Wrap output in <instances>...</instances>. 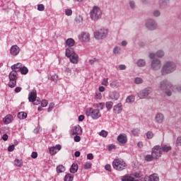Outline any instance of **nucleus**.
Instances as JSON below:
<instances>
[{
	"label": "nucleus",
	"mask_w": 181,
	"mask_h": 181,
	"mask_svg": "<svg viewBox=\"0 0 181 181\" xmlns=\"http://www.w3.org/2000/svg\"><path fill=\"white\" fill-rule=\"evenodd\" d=\"M135 84H142L144 83V80L141 77H136L134 78Z\"/></svg>",
	"instance_id": "43"
},
{
	"label": "nucleus",
	"mask_w": 181,
	"mask_h": 181,
	"mask_svg": "<svg viewBox=\"0 0 181 181\" xmlns=\"http://www.w3.org/2000/svg\"><path fill=\"white\" fill-rule=\"evenodd\" d=\"M117 141L119 144H127L128 142V137L126 134H120L117 136Z\"/></svg>",
	"instance_id": "16"
},
{
	"label": "nucleus",
	"mask_w": 181,
	"mask_h": 181,
	"mask_svg": "<svg viewBox=\"0 0 181 181\" xmlns=\"http://www.w3.org/2000/svg\"><path fill=\"white\" fill-rule=\"evenodd\" d=\"M64 73H66L67 76H71V69H70L69 66H66Z\"/></svg>",
	"instance_id": "49"
},
{
	"label": "nucleus",
	"mask_w": 181,
	"mask_h": 181,
	"mask_svg": "<svg viewBox=\"0 0 181 181\" xmlns=\"http://www.w3.org/2000/svg\"><path fill=\"white\" fill-rule=\"evenodd\" d=\"M110 86L112 88H118L119 87V82L118 81H112Z\"/></svg>",
	"instance_id": "33"
},
{
	"label": "nucleus",
	"mask_w": 181,
	"mask_h": 181,
	"mask_svg": "<svg viewBox=\"0 0 181 181\" xmlns=\"http://www.w3.org/2000/svg\"><path fill=\"white\" fill-rule=\"evenodd\" d=\"M77 170H78V165L73 163L70 168L71 173H76Z\"/></svg>",
	"instance_id": "30"
},
{
	"label": "nucleus",
	"mask_w": 181,
	"mask_h": 181,
	"mask_svg": "<svg viewBox=\"0 0 181 181\" xmlns=\"http://www.w3.org/2000/svg\"><path fill=\"white\" fill-rule=\"evenodd\" d=\"M176 145L177 146H181V136H178L176 140Z\"/></svg>",
	"instance_id": "59"
},
{
	"label": "nucleus",
	"mask_w": 181,
	"mask_h": 181,
	"mask_svg": "<svg viewBox=\"0 0 181 181\" xmlns=\"http://www.w3.org/2000/svg\"><path fill=\"white\" fill-rule=\"evenodd\" d=\"M159 88L161 91H164L165 94L168 97H172V89L173 88V85L172 83L168 80H163L159 83Z\"/></svg>",
	"instance_id": "2"
},
{
	"label": "nucleus",
	"mask_w": 181,
	"mask_h": 181,
	"mask_svg": "<svg viewBox=\"0 0 181 181\" xmlns=\"http://www.w3.org/2000/svg\"><path fill=\"white\" fill-rule=\"evenodd\" d=\"M20 71L21 73V74H28V73L29 72V69H28V68L26 66H21Z\"/></svg>",
	"instance_id": "41"
},
{
	"label": "nucleus",
	"mask_w": 181,
	"mask_h": 181,
	"mask_svg": "<svg viewBox=\"0 0 181 181\" xmlns=\"http://www.w3.org/2000/svg\"><path fill=\"white\" fill-rule=\"evenodd\" d=\"M82 132L83 130H81V127L79 125L75 126L72 129V135H81Z\"/></svg>",
	"instance_id": "19"
},
{
	"label": "nucleus",
	"mask_w": 181,
	"mask_h": 181,
	"mask_svg": "<svg viewBox=\"0 0 181 181\" xmlns=\"http://www.w3.org/2000/svg\"><path fill=\"white\" fill-rule=\"evenodd\" d=\"M151 69H153V71L160 70V69H162V62L160 59L158 58L153 59L151 62Z\"/></svg>",
	"instance_id": "9"
},
{
	"label": "nucleus",
	"mask_w": 181,
	"mask_h": 181,
	"mask_svg": "<svg viewBox=\"0 0 181 181\" xmlns=\"http://www.w3.org/2000/svg\"><path fill=\"white\" fill-rule=\"evenodd\" d=\"M148 57L149 59H155V57H156V53H153V52L149 53Z\"/></svg>",
	"instance_id": "61"
},
{
	"label": "nucleus",
	"mask_w": 181,
	"mask_h": 181,
	"mask_svg": "<svg viewBox=\"0 0 181 181\" xmlns=\"http://www.w3.org/2000/svg\"><path fill=\"white\" fill-rule=\"evenodd\" d=\"M68 59H69V62H71L72 64H77L78 63V54L76 52L74 54L71 55Z\"/></svg>",
	"instance_id": "18"
},
{
	"label": "nucleus",
	"mask_w": 181,
	"mask_h": 181,
	"mask_svg": "<svg viewBox=\"0 0 181 181\" xmlns=\"http://www.w3.org/2000/svg\"><path fill=\"white\" fill-rule=\"evenodd\" d=\"M37 10L40 11V12H42V11H45V6L43 4H38Z\"/></svg>",
	"instance_id": "56"
},
{
	"label": "nucleus",
	"mask_w": 181,
	"mask_h": 181,
	"mask_svg": "<svg viewBox=\"0 0 181 181\" xmlns=\"http://www.w3.org/2000/svg\"><path fill=\"white\" fill-rule=\"evenodd\" d=\"M48 102L47 100H42L41 102L42 107H47Z\"/></svg>",
	"instance_id": "60"
},
{
	"label": "nucleus",
	"mask_w": 181,
	"mask_h": 181,
	"mask_svg": "<svg viewBox=\"0 0 181 181\" xmlns=\"http://www.w3.org/2000/svg\"><path fill=\"white\" fill-rule=\"evenodd\" d=\"M151 93H152V88L148 87L137 93V97H139L140 100H144L146 98V97H148Z\"/></svg>",
	"instance_id": "10"
},
{
	"label": "nucleus",
	"mask_w": 181,
	"mask_h": 181,
	"mask_svg": "<svg viewBox=\"0 0 181 181\" xmlns=\"http://www.w3.org/2000/svg\"><path fill=\"white\" fill-rule=\"evenodd\" d=\"M158 5L160 8H168L169 6V0H158Z\"/></svg>",
	"instance_id": "24"
},
{
	"label": "nucleus",
	"mask_w": 181,
	"mask_h": 181,
	"mask_svg": "<svg viewBox=\"0 0 181 181\" xmlns=\"http://www.w3.org/2000/svg\"><path fill=\"white\" fill-rule=\"evenodd\" d=\"M134 177H137V179H139V177H142V173L140 171H137L134 174Z\"/></svg>",
	"instance_id": "53"
},
{
	"label": "nucleus",
	"mask_w": 181,
	"mask_h": 181,
	"mask_svg": "<svg viewBox=\"0 0 181 181\" xmlns=\"http://www.w3.org/2000/svg\"><path fill=\"white\" fill-rule=\"evenodd\" d=\"M114 114H121L122 112V103H119L113 106Z\"/></svg>",
	"instance_id": "17"
},
{
	"label": "nucleus",
	"mask_w": 181,
	"mask_h": 181,
	"mask_svg": "<svg viewBox=\"0 0 181 181\" xmlns=\"http://www.w3.org/2000/svg\"><path fill=\"white\" fill-rule=\"evenodd\" d=\"M102 86H105V87H108L109 83H108V78H104L101 83Z\"/></svg>",
	"instance_id": "46"
},
{
	"label": "nucleus",
	"mask_w": 181,
	"mask_h": 181,
	"mask_svg": "<svg viewBox=\"0 0 181 181\" xmlns=\"http://www.w3.org/2000/svg\"><path fill=\"white\" fill-rule=\"evenodd\" d=\"M172 93H178L179 94H181V85H177L173 86L171 89Z\"/></svg>",
	"instance_id": "29"
},
{
	"label": "nucleus",
	"mask_w": 181,
	"mask_h": 181,
	"mask_svg": "<svg viewBox=\"0 0 181 181\" xmlns=\"http://www.w3.org/2000/svg\"><path fill=\"white\" fill-rule=\"evenodd\" d=\"M135 101V96L134 95H129L126 98V103L131 104Z\"/></svg>",
	"instance_id": "37"
},
{
	"label": "nucleus",
	"mask_w": 181,
	"mask_h": 181,
	"mask_svg": "<svg viewBox=\"0 0 181 181\" xmlns=\"http://www.w3.org/2000/svg\"><path fill=\"white\" fill-rule=\"evenodd\" d=\"M79 40L81 42H89L90 41V34L88 33H82L78 36Z\"/></svg>",
	"instance_id": "15"
},
{
	"label": "nucleus",
	"mask_w": 181,
	"mask_h": 181,
	"mask_svg": "<svg viewBox=\"0 0 181 181\" xmlns=\"http://www.w3.org/2000/svg\"><path fill=\"white\" fill-rule=\"evenodd\" d=\"M62 150V145L57 144L55 146H52L49 148V153L50 155H56L59 151Z\"/></svg>",
	"instance_id": "14"
},
{
	"label": "nucleus",
	"mask_w": 181,
	"mask_h": 181,
	"mask_svg": "<svg viewBox=\"0 0 181 181\" xmlns=\"http://www.w3.org/2000/svg\"><path fill=\"white\" fill-rule=\"evenodd\" d=\"M112 168L118 172H122L127 168V163H125L122 158H116L112 161Z\"/></svg>",
	"instance_id": "4"
},
{
	"label": "nucleus",
	"mask_w": 181,
	"mask_h": 181,
	"mask_svg": "<svg viewBox=\"0 0 181 181\" xmlns=\"http://www.w3.org/2000/svg\"><path fill=\"white\" fill-rule=\"evenodd\" d=\"M177 66L176 63L172 61L165 62L161 67L160 73L161 76H167V74H172L176 71Z\"/></svg>",
	"instance_id": "1"
},
{
	"label": "nucleus",
	"mask_w": 181,
	"mask_h": 181,
	"mask_svg": "<svg viewBox=\"0 0 181 181\" xmlns=\"http://www.w3.org/2000/svg\"><path fill=\"white\" fill-rule=\"evenodd\" d=\"M66 170V168L62 165H58L57 167V173H63Z\"/></svg>",
	"instance_id": "39"
},
{
	"label": "nucleus",
	"mask_w": 181,
	"mask_h": 181,
	"mask_svg": "<svg viewBox=\"0 0 181 181\" xmlns=\"http://www.w3.org/2000/svg\"><path fill=\"white\" fill-rule=\"evenodd\" d=\"M33 104L34 105H39V104H40V98H37L35 99V100L33 102Z\"/></svg>",
	"instance_id": "55"
},
{
	"label": "nucleus",
	"mask_w": 181,
	"mask_h": 181,
	"mask_svg": "<svg viewBox=\"0 0 181 181\" xmlns=\"http://www.w3.org/2000/svg\"><path fill=\"white\" fill-rule=\"evenodd\" d=\"M153 16L156 18H158V16H160V11L159 10H156L153 12Z\"/></svg>",
	"instance_id": "54"
},
{
	"label": "nucleus",
	"mask_w": 181,
	"mask_h": 181,
	"mask_svg": "<svg viewBox=\"0 0 181 181\" xmlns=\"http://www.w3.org/2000/svg\"><path fill=\"white\" fill-rule=\"evenodd\" d=\"M129 6L132 9H134V8H135V1H129Z\"/></svg>",
	"instance_id": "64"
},
{
	"label": "nucleus",
	"mask_w": 181,
	"mask_h": 181,
	"mask_svg": "<svg viewBox=\"0 0 181 181\" xmlns=\"http://www.w3.org/2000/svg\"><path fill=\"white\" fill-rule=\"evenodd\" d=\"M21 69H22V64L19 62L11 66L12 71H16V73L21 71Z\"/></svg>",
	"instance_id": "22"
},
{
	"label": "nucleus",
	"mask_w": 181,
	"mask_h": 181,
	"mask_svg": "<svg viewBox=\"0 0 181 181\" xmlns=\"http://www.w3.org/2000/svg\"><path fill=\"white\" fill-rule=\"evenodd\" d=\"M110 97L111 100H115V101H117V100L119 98V93L117 91H113L110 94Z\"/></svg>",
	"instance_id": "28"
},
{
	"label": "nucleus",
	"mask_w": 181,
	"mask_h": 181,
	"mask_svg": "<svg viewBox=\"0 0 181 181\" xmlns=\"http://www.w3.org/2000/svg\"><path fill=\"white\" fill-rule=\"evenodd\" d=\"M148 181H159L158 174H152L148 177Z\"/></svg>",
	"instance_id": "34"
},
{
	"label": "nucleus",
	"mask_w": 181,
	"mask_h": 181,
	"mask_svg": "<svg viewBox=\"0 0 181 181\" xmlns=\"http://www.w3.org/2000/svg\"><path fill=\"white\" fill-rule=\"evenodd\" d=\"M66 46H68V48H71L74 45H76V41L73 38H68L66 42Z\"/></svg>",
	"instance_id": "23"
},
{
	"label": "nucleus",
	"mask_w": 181,
	"mask_h": 181,
	"mask_svg": "<svg viewBox=\"0 0 181 181\" xmlns=\"http://www.w3.org/2000/svg\"><path fill=\"white\" fill-rule=\"evenodd\" d=\"M14 165H15V166H17L18 168H21L23 165V162L22 161V160L16 159L14 160Z\"/></svg>",
	"instance_id": "38"
},
{
	"label": "nucleus",
	"mask_w": 181,
	"mask_h": 181,
	"mask_svg": "<svg viewBox=\"0 0 181 181\" xmlns=\"http://www.w3.org/2000/svg\"><path fill=\"white\" fill-rule=\"evenodd\" d=\"M76 23H83V16L81 15H78L75 18Z\"/></svg>",
	"instance_id": "40"
},
{
	"label": "nucleus",
	"mask_w": 181,
	"mask_h": 181,
	"mask_svg": "<svg viewBox=\"0 0 181 181\" xmlns=\"http://www.w3.org/2000/svg\"><path fill=\"white\" fill-rule=\"evenodd\" d=\"M103 16V11L100 7L95 6L90 11V18L92 21H98Z\"/></svg>",
	"instance_id": "5"
},
{
	"label": "nucleus",
	"mask_w": 181,
	"mask_h": 181,
	"mask_svg": "<svg viewBox=\"0 0 181 181\" xmlns=\"http://www.w3.org/2000/svg\"><path fill=\"white\" fill-rule=\"evenodd\" d=\"M37 98V94L36 93V90H33V91L30 92L28 94V100L30 103H33L35 101V99Z\"/></svg>",
	"instance_id": "20"
},
{
	"label": "nucleus",
	"mask_w": 181,
	"mask_h": 181,
	"mask_svg": "<svg viewBox=\"0 0 181 181\" xmlns=\"http://www.w3.org/2000/svg\"><path fill=\"white\" fill-rule=\"evenodd\" d=\"M74 141L75 142H80V141H81V137H80V136L78 135H76V136H74Z\"/></svg>",
	"instance_id": "63"
},
{
	"label": "nucleus",
	"mask_w": 181,
	"mask_h": 181,
	"mask_svg": "<svg viewBox=\"0 0 181 181\" xmlns=\"http://www.w3.org/2000/svg\"><path fill=\"white\" fill-rule=\"evenodd\" d=\"M28 117V114L25 112H20L18 114V118L19 119H25Z\"/></svg>",
	"instance_id": "36"
},
{
	"label": "nucleus",
	"mask_w": 181,
	"mask_h": 181,
	"mask_svg": "<svg viewBox=\"0 0 181 181\" xmlns=\"http://www.w3.org/2000/svg\"><path fill=\"white\" fill-rule=\"evenodd\" d=\"M136 64L138 67H145L146 66V61L144 59H139L137 60Z\"/></svg>",
	"instance_id": "26"
},
{
	"label": "nucleus",
	"mask_w": 181,
	"mask_h": 181,
	"mask_svg": "<svg viewBox=\"0 0 181 181\" xmlns=\"http://www.w3.org/2000/svg\"><path fill=\"white\" fill-rule=\"evenodd\" d=\"M13 121V116L11 115H7L4 119H3V122L6 124L8 125V124H11Z\"/></svg>",
	"instance_id": "21"
},
{
	"label": "nucleus",
	"mask_w": 181,
	"mask_h": 181,
	"mask_svg": "<svg viewBox=\"0 0 181 181\" xmlns=\"http://www.w3.org/2000/svg\"><path fill=\"white\" fill-rule=\"evenodd\" d=\"M162 148L160 146H155L152 148L151 154L153 156L154 159H159L162 156Z\"/></svg>",
	"instance_id": "11"
},
{
	"label": "nucleus",
	"mask_w": 181,
	"mask_h": 181,
	"mask_svg": "<svg viewBox=\"0 0 181 181\" xmlns=\"http://www.w3.org/2000/svg\"><path fill=\"white\" fill-rule=\"evenodd\" d=\"M21 53V48L18 45H13L10 48V54L11 56H18Z\"/></svg>",
	"instance_id": "12"
},
{
	"label": "nucleus",
	"mask_w": 181,
	"mask_h": 181,
	"mask_svg": "<svg viewBox=\"0 0 181 181\" xmlns=\"http://www.w3.org/2000/svg\"><path fill=\"white\" fill-rule=\"evenodd\" d=\"M121 180L122 181H136L134 177L130 176L129 175L122 176Z\"/></svg>",
	"instance_id": "27"
},
{
	"label": "nucleus",
	"mask_w": 181,
	"mask_h": 181,
	"mask_svg": "<svg viewBox=\"0 0 181 181\" xmlns=\"http://www.w3.org/2000/svg\"><path fill=\"white\" fill-rule=\"evenodd\" d=\"M95 39L97 40H103V39H105L107 37V35H108V29L107 28H100L93 33Z\"/></svg>",
	"instance_id": "6"
},
{
	"label": "nucleus",
	"mask_w": 181,
	"mask_h": 181,
	"mask_svg": "<svg viewBox=\"0 0 181 181\" xmlns=\"http://www.w3.org/2000/svg\"><path fill=\"white\" fill-rule=\"evenodd\" d=\"M76 54V52H74V49L73 48H66L65 51V56L68 58L71 57L73 54Z\"/></svg>",
	"instance_id": "25"
},
{
	"label": "nucleus",
	"mask_w": 181,
	"mask_h": 181,
	"mask_svg": "<svg viewBox=\"0 0 181 181\" xmlns=\"http://www.w3.org/2000/svg\"><path fill=\"white\" fill-rule=\"evenodd\" d=\"M139 132H141L139 129H134L132 130V134H133L134 136H138V135H139Z\"/></svg>",
	"instance_id": "48"
},
{
	"label": "nucleus",
	"mask_w": 181,
	"mask_h": 181,
	"mask_svg": "<svg viewBox=\"0 0 181 181\" xmlns=\"http://www.w3.org/2000/svg\"><path fill=\"white\" fill-rule=\"evenodd\" d=\"M105 105H106L107 110H111V108H112V106L114 105V103L109 101L106 103Z\"/></svg>",
	"instance_id": "44"
},
{
	"label": "nucleus",
	"mask_w": 181,
	"mask_h": 181,
	"mask_svg": "<svg viewBox=\"0 0 181 181\" xmlns=\"http://www.w3.org/2000/svg\"><path fill=\"white\" fill-rule=\"evenodd\" d=\"M95 98H96V100H101V98H103V95L100 93H96L95 95Z\"/></svg>",
	"instance_id": "57"
},
{
	"label": "nucleus",
	"mask_w": 181,
	"mask_h": 181,
	"mask_svg": "<svg viewBox=\"0 0 181 181\" xmlns=\"http://www.w3.org/2000/svg\"><path fill=\"white\" fill-rule=\"evenodd\" d=\"M73 180H74V175L70 173L66 174L64 178V181H73Z\"/></svg>",
	"instance_id": "31"
},
{
	"label": "nucleus",
	"mask_w": 181,
	"mask_h": 181,
	"mask_svg": "<svg viewBox=\"0 0 181 181\" xmlns=\"http://www.w3.org/2000/svg\"><path fill=\"white\" fill-rule=\"evenodd\" d=\"M161 151L162 152H165V153H168L170 151H172V146H168V145H163L162 147H161Z\"/></svg>",
	"instance_id": "35"
},
{
	"label": "nucleus",
	"mask_w": 181,
	"mask_h": 181,
	"mask_svg": "<svg viewBox=\"0 0 181 181\" xmlns=\"http://www.w3.org/2000/svg\"><path fill=\"white\" fill-rule=\"evenodd\" d=\"M105 170H107L108 172H111V170H112L111 165L107 164V165L105 166Z\"/></svg>",
	"instance_id": "62"
},
{
	"label": "nucleus",
	"mask_w": 181,
	"mask_h": 181,
	"mask_svg": "<svg viewBox=\"0 0 181 181\" xmlns=\"http://www.w3.org/2000/svg\"><path fill=\"white\" fill-rule=\"evenodd\" d=\"M53 108H54V104L53 103H51L49 105V107L47 109L48 112H50V111H52V110H53Z\"/></svg>",
	"instance_id": "58"
},
{
	"label": "nucleus",
	"mask_w": 181,
	"mask_h": 181,
	"mask_svg": "<svg viewBox=\"0 0 181 181\" xmlns=\"http://www.w3.org/2000/svg\"><path fill=\"white\" fill-rule=\"evenodd\" d=\"M65 15H66V16H71V15H73V11L70 8H68L65 11Z\"/></svg>",
	"instance_id": "52"
},
{
	"label": "nucleus",
	"mask_w": 181,
	"mask_h": 181,
	"mask_svg": "<svg viewBox=\"0 0 181 181\" xmlns=\"http://www.w3.org/2000/svg\"><path fill=\"white\" fill-rule=\"evenodd\" d=\"M85 114L87 117H90L92 119H99V118H101V111H100V109H94L93 107H88L86 110Z\"/></svg>",
	"instance_id": "3"
},
{
	"label": "nucleus",
	"mask_w": 181,
	"mask_h": 181,
	"mask_svg": "<svg viewBox=\"0 0 181 181\" xmlns=\"http://www.w3.org/2000/svg\"><path fill=\"white\" fill-rule=\"evenodd\" d=\"M146 138L147 139H152L153 138V132H148L146 133Z\"/></svg>",
	"instance_id": "51"
},
{
	"label": "nucleus",
	"mask_w": 181,
	"mask_h": 181,
	"mask_svg": "<svg viewBox=\"0 0 181 181\" xmlns=\"http://www.w3.org/2000/svg\"><path fill=\"white\" fill-rule=\"evenodd\" d=\"M153 159H155V158L153 157V156L152 155H146L145 156V160H146V162H152V160H153Z\"/></svg>",
	"instance_id": "42"
},
{
	"label": "nucleus",
	"mask_w": 181,
	"mask_h": 181,
	"mask_svg": "<svg viewBox=\"0 0 181 181\" xmlns=\"http://www.w3.org/2000/svg\"><path fill=\"white\" fill-rule=\"evenodd\" d=\"M114 54H119L121 53V48L119 47H115L113 49Z\"/></svg>",
	"instance_id": "45"
},
{
	"label": "nucleus",
	"mask_w": 181,
	"mask_h": 181,
	"mask_svg": "<svg viewBox=\"0 0 181 181\" xmlns=\"http://www.w3.org/2000/svg\"><path fill=\"white\" fill-rule=\"evenodd\" d=\"M145 26L148 30H156L158 29V22L152 18L147 19L145 21Z\"/></svg>",
	"instance_id": "8"
},
{
	"label": "nucleus",
	"mask_w": 181,
	"mask_h": 181,
	"mask_svg": "<svg viewBox=\"0 0 181 181\" xmlns=\"http://www.w3.org/2000/svg\"><path fill=\"white\" fill-rule=\"evenodd\" d=\"M8 87L15 88L16 87V80H18V72L11 71L8 74Z\"/></svg>",
	"instance_id": "7"
},
{
	"label": "nucleus",
	"mask_w": 181,
	"mask_h": 181,
	"mask_svg": "<svg viewBox=\"0 0 181 181\" xmlns=\"http://www.w3.org/2000/svg\"><path fill=\"white\" fill-rule=\"evenodd\" d=\"M99 135L100 136H103V138H107L108 136V132L105 130H102L100 133Z\"/></svg>",
	"instance_id": "47"
},
{
	"label": "nucleus",
	"mask_w": 181,
	"mask_h": 181,
	"mask_svg": "<svg viewBox=\"0 0 181 181\" xmlns=\"http://www.w3.org/2000/svg\"><path fill=\"white\" fill-rule=\"evenodd\" d=\"M156 57H158L159 59H161V57H165V51H163V49H158L156 52Z\"/></svg>",
	"instance_id": "32"
},
{
	"label": "nucleus",
	"mask_w": 181,
	"mask_h": 181,
	"mask_svg": "<svg viewBox=\"0 0 181 181\" xmlns=\"http://www.w3.org/2000/svg\"><path fill=\"white\" fill-rule=\"evenodd\" d=\"M154 119L156 124H163V122L165 121V115L160 112H158L156 115Z\"/></svg>",
	"instance_id": "13"
},
{
	"label": "nucleus",
	"mask_w": 181,
	"mask_h": 181,
	"mask_svg": "<svg viewBox=\"0 0 181 181\" xmlns=\"http://www.w3.org/2000/svg\"><path fill=\"white\" fill-rule=\"evenodd\" d=\"M91 166H93V164H91V163L86 162L84 164V169H86V170L91 169Z\"/></svg>",
	"instance_id": "50"
}]
</instances>
